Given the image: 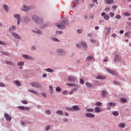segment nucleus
Listing matches in <instances>:
<instances>
[{
	"instance_id": "nucleus-45",
	"label": "nucleus",
	"mask_w": 131,
	"mask_h": 131,
	"mask_svg": "<svg viewBox=\"0 0 131 131\" xmlns=\"http://www.w3.org/2000/svg\"><path fill=\"white\" fill-rule=\"evenodd\" d=\"M45 113L47 115H50L51 114V111L50 110H47L45 111Z\"/></svg>"
},
{
	"instance_id": "nucleus-14",
	"label": "nucleus",
	"mask_w": 131,
	"mask_h": 131,
	"mask_svg": "<svg viewBox=\"0 0 131 131\" xmlns=\"http://www.w3.org/2000/svg\"><path fill=\"white\" fill-rule=\"evenodd\" d=\"M11 34H12V36H14V37H15V38H16V39H20V38H21V37H20V36H19V35H17V34L15 32H12L11 33Z\"/></svg>"
},
{
	"instance_id": "nucleus-26",
	"label": "nucleus",
	"mask_w": 131,
	"mask_h": 131,
	"mask_svg": "<svg viewBox=\"0 0 131 131\" xmlns=\"http://www.w3.org/2000/svg\"><path fill=\"white\" fill-rule=\"evenodd\" d=\"M24 64L25 62L23 61H21L17 63V66H24Z\"/></svg>"
},
{
	"instance_id": "nucleus-44",
	"label": "nucleus",
	"mask_w": 131,
	"mask_h": 131,
	"mask_svg": "<svg viewBox=\"0 0 131 131\" xmlns=\"http://www.w3.org/2000/svg\"><path fill=\"white\" fill-rule=\"evenodd\" d=\"M113 115H114L115 116H118V115H119V113H118V112L115 111L113 112Z\"/></svg>"
},
{
	"instance_id": "nucleus-7",
	"label": "nucleus",
	"mask_w": 131,
	"mask_h": 131,
	"mask_svg": "<svg viewBox=\"0 0 131 131\" xmlns=\"http://www.w3.org/2000/svg\"><path fill=\"white\" fill-rule=\"evenodd\" d=\"M23 58L25 59L26 60H29V61H31L33 60V57L27 55V54H23L22 55Z\"/></svg>"
},
{
	"instance_id": "nucleus-50",
	"label": "nucleus",
	"mask_w": 131,
	"mask_h": 131,
	"mask_svg": "<svg viewBox=\"0 0 131 131\" xmlns=\"http://www.w3.org/2000/svg\"><path fill=\"white\" fill-rule=\"evenodd\" d=\"M50 128H51V127L50 126V125H47L45 127L46 130H50Z\"/></svg>"
},
{
	"instance_id": "nucleus-2",
	"label": "nucleus",
	"mask_w": 131,
	"mask_h": 131,
	"mask_svg": "<svg viewBox=\"0 0 131 131\" xmlns=\"http://www.w3.org/2000/svg\"><path fill=\"white\" fill-rule=\"evenodd\" d=\"M32 19L36 24H38V25H41V24H43V20L42 19L39 18L37 15H34L32 16Z\"/></svg>"
},
{
	"instance_id": "nucleus-18",
	"label": "nucleus",
	"mask_w": 131,
	"mask_h": 131,
	"mask_svg": "<svg viewBox=\"0 0 131 131\" xmlns=\"http://www.w3.org/2000/svg\"><path fill=\"white\" fill-rule=\"evenodd\" d=\"M30 20V19L27 16H24L23 17V22H25V23H28V21Z\"/></svg>"
},
{
	"instance_id": "nucleus-63",
	"label": "nucleus",
	"mask_w": 131,
	"mask_h": 131,
	"mask_svg": "<svg viewBox=\"0 0 131 131\" xmlns=\"http://www.w3.org/2000/svg\"><path fill=\"white\" fill-rule=\"evenodd\" d=\"M36 48H35V46H33L31 48V51H35Z\"/></svg>"
},
{
	"instance_id": "nucleus-5",
	"label": "nucleus",
	"mask_w": 131,
	"mask_h": 131,
	"mask_svg": "<svg viewBox=\"0 0 131 131\" xmlns=\"http://www.w3.org/2000/svg\"><path fill=\"white\" fill-rule=\"evenodd\" d=\"M32 86L34 88H41V84L37 82H33L31 83Z\"/></svg>"
},
{
	"instance_id": "nucleus-49",
	"label": "nucleus",
	"mask_w": 131,
	"mask_h": 131,
	"mask_svg": "<svg viewBox=\"0 0 131 131\" xmlns=\"http://www.w3.org/2000/svg\"><path fill=\"white\" fill-rule=\"evenodd\" d=\"M80 83L81 84H84V80H83L82 78L80 79Z\"/></svg>"
},
{
	"instance_id": "nucleus-32",
	"label": "nucleus",
	"mask_w": 131,
	"mask_h": 131,
	"mask_svg": "<svg viewBox=\"0 0 131 131\" xmlns=\"http://www.w3.org/2000/svg\"><path fill=\"white\" fill-rule=\"evenodd\" d=\"M105 2L106 4H108V5H111V4H113V3H114L113 0H105Z\"/></svg>"
},
{
	"instance_id": "nucleus-29",
	"label": "nucleus",
	"mask_w": 131,
	"mask_h": 131,
	"mask_svg": "<svg viewBox=\"0 0 131 131\" xmlns=\"http://www.w3.org/2000/svg\"><path fill=\"white\" fill-rule=\"evenodd\" d=\"M106 77L99 75L96 77V79H105Z\"/></svg>"
},
{
	"instance_id": "nucleus-31",
	"label": "nucleus",
	"mask_w": 131,
	"mask_h": 131,
	"mask_svg": "<svg viewBox=\"0 0 131 131\" xmlns=\"http://www.w3.org/2000/svg\"><path fill=\"white\" fill-rule=\"evenodd\" d=\"M118 126L119 127L123 128L125 127V124L123 123H120V124H119Z\"/></svg>"
},
{
	"instance_id": "nucleus-33",
	"label": "nucleus",
	"mask_w": 131,
	"mask_h": 131,
	"mask_svg": "<svg viewBox=\"0 0 131 131\" xmlns=\"http://www.w3.org/2000/svg\"><path fill=\"white\" fill-rule=\"evenodd\" d=\"M14 83H15V84H16V85H17L18 86H20L21 85V82H20V81H18V80H15L14 81Z\"/></svg>"
},
{
	"instance_id": "nucleus-60",
	"label": "nucleus",
	"mask_w": 131,
	"mask_h": 131,
	"mask_svg": "<svg viewBox=\"0 0 131 131\" xmlns=\"http://www.w3.org/2000/svg\"><path fill=\"white\" fill-rule=\"evenodd\" d=\"M56 34H62V31H56Z\"/></svg>"
},
{
	"instance_id": "nucleus-23",
	"label": "nucleus",
	"mask_w": 131,
	"mask_h": 131,
	"mask_svg": "<svg viewBox=\"0 0 131 131\" xmlns=\"http://www.w3.org/2000/svg\"><path fill=\"white\" fill-rule=\"evenodd\" d=\"M51 39L52 40H53V41H56V42H60V40L56 37H52Z\"/></svg>"
},
{
	"instance_id": "nucleus-64",
	"label": "nucleus",
	"mask_w": 131,
	"mask_h": 131,
	"mask_svg": "<svg viewBox=\"0 0 131 131\" xmlns=\"http://www.w3.org/2000/svg\"><path fill=\"white\" fill-rule=\"evenodd\" d=\"M116 36H117V35L115 33H114V34H112V37L115 38V37H116Z\"/></svg>"
},
{
	"instance_id": "nucleus-51",
	"label": "nucleus",
	"mask_w": 131,
	"mask_h": 131,
	"mask_svg": "<svg viewBox=\"0 0 131 131\" xmlns=\"http://www.w3.org/2000/svg\"><path fill=\"white\" fill-rule=\"evenodd\" d=\"M77 33H78V34H81V33H82V30H77Z\"/></svg>"
},
{
	"instance_id": "nucleus-1",
	"label": "nucleus",
	"mask_w": 131,
	"mask_h": 131,
	"mask_svg": "<svg viewBox=\"0 0 131 131\" xmlns=\"http://www.w3.org/2000/svg\"><path fill=\"white\" fill-rule=\"evenodd\" d=\"M69 26V21L67 18H65L63 19H61L60 21V24H58L57 27L59 28V29H65V26Z\"/></svg>"
},
{
	"instance_id": "nucleus-46",
	"label": "nucleus",
	"mask_w": 131,
	"mask_h": 131,
	"mask_svg": "<svg viewBox=\"0 0 131 131\" xmlns=\"http://www.w3.org/2000/svg\"><path fill=\"white\" fill-rule=\"evenodd\" d=\"M21 103L23 104H24V105H27V104H28V102L26 100H23L21 101Z\"/></svg>"
},
{
	"instance_id": "nucleus-10",
	"label": "nucleus",
	"mask_w": 131,
	"mask_h": 131,
	"mask_svg": "<svg viewBox=\"0 0 131 131\" xmlns=\"http://www.w3.org/2000/svg\"><path fill=\"white\" fill-rule=\"evenodd\" d=\"M4 117L7 121H11L12 120V117L9 116L8 114L5 113L4 114Z\"/></svg>"
},
{
	"instance_id": "nucleus-41",
	"label": "nucleus",
	"mask_w": 131,
	"mask_h": 131,
	"mask_svg": "<svg viewBox=\"0 0 131 131\" xmlns=\"http://www.w3.org/2000/svg\"><path fill=\"white\" fill-rule=\"evenodd\" d=\"M67 85L68 86H73V85L74 86H77V84H72V83H67Z\"/></svg>"
},
{
	"instance_id": "nucleus-42",
	"label": "nucleus",
	"mask_w": 131,
	"mask_h": 131,
	"mask_svg": "<svg viewBox=\"0 0 131 131\" xmlns=\"http://www.w3.org/2000/svg\"><path fill=\"white\" fill-rule=\"evenodd\" d=\"M0 54H1V55H2V56H4V55H5V56H9L8 52H0Z\"/></svg>"
},
{
	"instance_id": "nucleus-54",
	"label": "nucleus",
	"mask_w": 131,
	"mask_h": 131,
	"mask_svg": "<svg viewBox=\"0 0 131 131\" xmlns=\"http://www.w3.org/2000/svg\"><path fill=\"white\" fill-rule=\"evenodd\" d=\"M0 45H2V46H6L7 43L4 41H2L0 40Z\"/></svg>"
},
{
	"instance_id": "nucleus-4",
	"label": "nucleus",
	"mask_w": 131,
	"mask_h": 131,
	"mask_svg": "<svg viewBox=\"0 0 131 131\" xmlns=\"http://www.w3.org/2000/svg\"><path fill=\"white\" fill-rule=\"evenodd\" d=\"M66 110L68 111L71 112H73V111H80V108L78 107L77 105H73L72 107H66Z\"/></svg>"
},
{
	"instance_id": "nucleus-30",
	"label": "nucleus",
	"mask_w": 131,
	"mask_h": 131,
	"mask_svg": "<svg viewBox=\"0 0 131 131\" xmlns=\"http://www.w3.org/2000/svg\"><path fill=\"white\" fill-rule=\"evenodd\" d=\"M28 92H29V93H31L32 94H34V95H37V91L32 90H29Z\"/></svg>"
},
{
	"instance_id": "nucleus-21",
	"label": "nucleus",
	"mask_w": 131,
	"mask_h": 131,
	"mask_svg": "<svg viewBox=\"0 0 131 131\" xmlns=\"http://www.w3.org/2000/svg\"><path fill=\"white\" fill-rule=\"evenodd\" d=\"M94 59V56L93 55H89L86 58V61H91Z\"/></svg>"
},
{
	"instance_id": "nucleus-47",
	"label": "nucleus",
	"mask_w": 131,
	"mask_h": 131,
	"mask_svg": "<svg viewBox=\"0 0 131 131\" xmlns=\"http://www.w3.org/2000/svg\"><path fill=\"white\" fill-rule=\"evenodd\" d=\"M61 91H62L61 88L58 86L56 88V92H61Z\"/></svg>"
},
{
	"instance_id": "nucleus-9",
	"label": "nucleus",
	"mask_w": 131,
	"mask_h": 131,
	"mask_svg": "<svg viewBox=\"0 0 131 131\" xmlns=\"http://www.w3.org/2000/svg\"><path fill=\"white\" fill-rule=\"evenodd\" d=\"M85 116L87 118H94L95 117V114L91 113H86L85 114Z\"/></svg>"
},
{
	"instance_id": "nucleus-62",
	"label": "nucleus",
	"mask_w": 131,
	"mask_h": 131,
	"mask_svg": "<svg viewBox=\"0 0 131 131\" xmlns=\"http://www.w3.org/2000/svg\"><path fill=\"white\" fill-rule=\"evenodd\" d=\"M76 47H78V49L81 48V46L80 45H79V43H77L76 45Z\"/></svg>"
},
{
	"instance_id": "nucleus-22",
	"label": "nucleus",
	"mask_w": 131,
	"mask_h": 131,
	"mask_svg": "<svg viewBox=\"0 0 131 131\" xmlns=\"http://www.w3.org/2000/svg\"><path fill=\"white\" fill-rule=\"evenodd\" d=\"M56 114H57L58 115H60V116H63V111L62 110L56 111Z\"/></svg>"
},
{
	"instance_id": "nucleus-61",
	"label": "nucleus",
	"mask_w": 131,
	"mask_h": 131,
	"mask_svg": "<svg viewBox=\"0 0 131 131\" xmlns=\"http://www.w3.org/2000/svg\"><path fill=\"white\" fill-rule=\"evenodd\" d=\"M62 121H64V122H67V121H68V119L64 118L62 119Z\"/></svg>"
},
{
	"instance_id": "nucleus-3",
	"label": "nucleus",
	"mask_w": 131,
	"mask_h": 131,
	"mask_svg": "<svg viewBox=\"0 0 131 131\" xmlns=\"http://www.w3.org/2000/svg\"><path fill=\"white\" fill-rule=\"evenodd\" d=\"M56 55L60 57H64L66 55V51L61 48H58L56 50Z\"/></svg>"
},
{
	"instance_id": "nucleus-15",
	"label": "nucleus",
	"mask_w": 131,
	"mask_h": 131,
	"mask_svg": "<svg viewBox=\"0 0 131 131\" xmlns=\"http://www.w3.org/2000/svg\"><path fill=\"white\" fill-rule=\"evenodd\" d=\"M29 10V7H28V6L27 5H24L21 8V11H23V12H28Z\"/></svg>"
},
{
	"instance_id": "nucleus-12",
	"label": "nucleus",
	"mask_w": 131,
	"mask_h": 131,
	"mask_svg": "<svg viewBox=\"0 0 131 131\" xmlns=\"http://www.w3.org/2000/svg\"><path fill=\"white\" fill-rule=\"evenodd\" d=\"M85 85H86V86L89 88L94 89L95 88V86H94V85L89 82H86L85 83Z\"/></svg>"
},
{
	"instance_id": "nucleus-13",
	"label": "nucleus",
	"mask_w": 131,
	"mask_h": 131,
	"mask_svg": "<svg viewBox=\"0 0 131 131\" xmlns=\"http://www.w3.org/2000/svg\"><path fill=\"white\" fill-rule=\"evenodd\" d=\"M120 60V57H119V55L118 54L115 55V58L113 59V61L114 62H119Z\"/></svg>"
},
{
	"instance_id": "nucleus-27",
	"label": "nucleus",
	"mask_w": 131,
	"mask_h": 131,
	"mask_svg": "<svg viewBox=\"0 0 131 131\" xmlns=\"http://www.w3.org/2000/svg\"><path fill=\"white\" fill-rule=\"evenodd\" d=\"M95 111L96 113H100V112H101V110L100 109V107L96 106L95 107Z\"/></svg>"
},
{
	"instance_id": "nucleus-20",
	"label": "nucleus",
	"mask_w": 131,
	"mask_h": 131,
	"mask_svg": "<svg viewBox=\"0 0 131 131\" xmlns=\"http://www.w3.org/2000/svg\"><path fill=\"white\" fill-rule=\"evenodd\" d=\"M79 4V0H74L73 5H74V8H75V6H78V4Z\"/></svg>"
},
{
	"instance_id": "nucleus-56",
	"label": "nucleus",
	"mask_w": 131,
	"mask_h": 131,
	"mask_svg": "<svg viewBox=\"0 0 131 131\" xmlns=\"http://www.w3.org/2000/svg\"><path fill=\"white\" fill-rule=\"evenodd\" d=\"M121 15H117L116 16V19H121Z\"/></svg>"
},
{
	"instance_id": "nucleus-57",
	"label": "nucleus",
	"mask_w": 131,
	"mask_h": 131,
	"mask_svg": "<svg viewBox=\"0 0 131 131\" xmlns=\"http://www.w3.org/2000/svg\"><path fill=\"white\" fill-rule=\"evenodd\" d=\"M68 93V91H63L62 92V95H66Z\"/></svg>"
},
{
	"instance_id": "nucleus-58",
	"label": "nucleus",
	"mask_w": 131,
	"mask_h": 131,
	"mask_svg": "<svg viewBox=\"0 0 131 131\" xmlns=\"http://www.w3.org/2000/svg\"><path fill=\"white\" fill-rule=\"evenodd\" d=\"M91 42H94V43H96L97 42V40L94 39H91Z\"/></svg>"
},
{
	"instance_id": "nucleus-34",
	"label": "nucleus",
	"mask_w": 131,
	"mask_h": 131,
	"mask_svg": "<svg viewBox=\"0 0 131 131\" xmlns=\"http://www.w3.org/2000/svg\"><path fill=\"white\" fill-rule=\"evenodd\" d=\"M33 32H34V33H37V34H42V32L40 30L38 31H32Z\"/></svg>"
},
{
	"instance_id": "nucleus-59",
	"label": "nucleus",
	"mask_w": 131,
	"mask_h": 131,
	"mask_svg": "<svg viewBox=\"0 0 131 131\" xmlns=\"http://www.w3.org/2000/svg\"><path fill=\"white\" fill-rule=\"evenodd\" d=\"M110 15L111 18H113V17H114V13H113V12H110Z\"/></svg>"
},
{
	"instance_id": "nucleus-28",
	"label": "nucleus",
	"mask_w": 131,
	"mask_h": 131,
	"mask_svg": "<svg viewBox=\"0 0 131 131\" xmlns=\"http://www.w3.org/2000/svg\"><path fill=\"white\" fill-rule=\"evenodd\" d=\"M14 18H16L17 20H21V16H20L19 14H15L14 15Z\"/></svg>"
},
{
	"instance_id": "nucleus-48",
	"label": "nucleus",
	"mask_w": 131,
	"mask_h": 131,
	"mask_svg": "<svg viewBox=\"0 0 131 131\" xmlns=\"http://www.w3.org/2000/svg\"><path fill=\"white\" fill-rule=\"evenodd\" d=\"M86 112H93L94 111V109L93 108H88L86 110Z\"/></svg>"
},
{
	"instance_id": "nucleus-17",
	"label": "nucleus",
	"mask_w": 131,
	"mask_h": 131,
	"mask_svg": "<svg viewBox=\"0 0 131 131\" xmlns=\"http://www.w3.org/2000/svg\"><path fill=\"white\" fill-rule=\"evenodd\" d=\"M106 70L108 73H110L112 75H116V72H115V71L110 70V69H106Z\"/></svg>"
},
{
	"instance_id": "nucleus-25",
	"label": "nucleus",
	"mask_w": 131,
	"mask_h": 131,
	"mask_svg": "<svg viewBox=\"0 0 131 131\" xmlns=\"http://www.w3.org/2000/svg\"><path fill=\"white\" fill-rule=\"evenodd\" d=\"M6 63L7 65H10V66H14V63L10 60H7L6 61Z\"/></svg>"
},
{
	"instance_id": "nucleus-53",
	"label": "nucleus",
	"mask_w": 131,
	"mask_h": 131,
	"mask_svg": "<svg viewBox=\"0 0 131 131\" xmlns=\"http://www.w3.org/2000/svg\"><path fill=\"white\" fill-rule=\"evenodd\" d=\"M103 19H104V20H109V16L105 15L103 17Z\"/></svg>"
},
{
	"instance_id": "nucleus-16",
	"label": "nucleus",
	"mask_w": 131,
	"mask_h": 131,
	"mask_svg": "<svg viewBox=\"0 0 131 131\" xmlns=\"http://www.w3.org/2000/svg\"><path fill=\"white\" fill-rule=\"evenodd\" d=\"M108 95V92L106 90H102L101 92V97L105 98Z\"/></svg>"
},
{
	"instance_id": "nucleus-38",
	"label": "nucleus",
	"mask_w": 131,
	"mask_h": 131,
	"mask_svg": "<svg viewBox=\"0 0 131 131\" xmlns=\"http://www.w3.org/2000/svg\"><path fill=\"white\" fill-rule=\"evenodd\" d=\"M95 106H97V107H100V106H102V102L100 101H98L95 103Z\"/></svg>"
},
{
	"instance_id": "nucleus-52",
	"label": "nucleus",
	"mask_w": 131,
	"mask_h": 131,
	"mask_svg": "<svg viewBox=\"0 0 131 131\" xmlns=\"http://www.w3.org/2000/svg\"><path fill=\"white\" fill-rule=\"evenodd\" d=\"M1 88H6V85L4 83H0Z\"/></svg>"
},
{
	"instance_id": "nucleus-43",
	"label": "nucleus",
	"mask_w": 131,
	"mask_h": 131,
	"mask_svg": "<svg viewBox=\"0 0 131 131\" xmlns=\"http://www.w3.org/2000/svg\"><path fill=\"white\" fill-rule=\"evenodd\" d=\"M114 84H115L116 85H119L120 84V82L118 81L114 80L113 81Z\"/></svg>"
},
{
	"instance_id": "nucleus-35",
	"label": "nucleus",
	"mask_w": 131,
	"mask_h": 131,
	"mask_svg": "<svg viewBox=\"0 0 131 131\" xmlns=\"http://www.w3.org/2000/svg\"><path fill=\"white\" fill-rule=\"evenodd\" d=\"M49 90L51 95L53 94V92H54V88L53 86H49Z\"/></svg>"
},
{
	"instance_id": "nucleus-6",
	"label": "nucleus",
	"mask_w": 131,
	"mask_h": 131,
	"mask_svg": "<svg viewBox=\"0 0 131 131\" xmlns=\"http://www.w3.org/2000/svg\"><path fill=\"white\" fill-rule=\"evenodd\" d=\"M107 110H111V107H115V106H116V104L114 102H107Z\"/></svg>"
},
{
	"instance_id": "nucleus-55",
	"label": "nucleus",
	"mask_w": 131,
	"mask_h": 131,
	"mask_svg": "<svg viewBox=\"0 0 131 131\" xmlns=\"http://www.w3.org/2000/svg\"><path fill=\"white\" fill-rule=\"evenodd\" d=\"M124 16H126L127 17H129L130 16V14L128 12H126L124 13Z\"/></svg>"
},
{
	"instance_id": "nucleus-37",
	"label": "nucleus",
	"mask_w": 131,
	"mask_h": 131,
	"mask_svg": "<svg viewBox=\"0 0 131 131\" xmlns=\"http://www.w3.org/2000/svg\"><path fill=\"white\" fill-rule=\"evenodd\" d=\"M120 101L121 103H126L127 102V100L125 98H122L120 99Z\"/></svg>"
},
{
	"instance_id": "nucleus-39",
	"label": "nucleus",
	"mask_w": 131,
	"mask_h": 131,
	"mask_svg": "<svg viewBox=\"0 0 131 131\" xmlns=\"http://www.w3.org/2000/svg\"><path fill=\"white\" fill-rule=\"evenodd\" d=\"M47 72H51V73H53L54 72V70L51 69V68H47L46 69Z\"/></svg>"
},
{
	"instance_id": "nucleus-36",
	"label": "nucleus",
	"mask_w": 131,
	"mask_h": 131,
	"mask_svg": "<svg viewBox=\"0 0 131 131\" xmlns=\"http://www.w3.org/2000/svg\"><path fill=\"white\" fill-rule=\"evenodd\" d=\"M4 9L6 12H9V7L7 5H4Z\"/></svg>"
},
{
	"instance_id": "nucleus-8",
	"label": "nucleus",
	"mask_w": 131,
	"mask_h": 131,
	"mask_svg": "<svg viewBox=\"0 0 131 131\" xmlns=\"http://www.w3.org/2000/svg\"><path fill=\"white\" fill-rule=\"evenodd\" d=\"M68 80L69 81L75 82L77 80V79L76 78V77L75 76H71L68 77Z\"/></svg>"
},
{
	"instance_id": "nucleus-11",
	"label": "nucleus",
	"mask_w": 131,
	"mask_h": 131,
	"mask_svg": "<svg viewBox=\"0 0 131 131\" xmlns=\"http://www.w3.org/2000/svg\"><path fill=\"white\" fill-rule=\"evenodd\" d=\"M111 31V28H107V27H105L104 31L105 35H109Z\"/></svg>"
},
{
	"instance_id": "nucleus-40",
	"label": "nucleus",
	"mask_w": 131,
	"mask_h": 131,
	"mask_svg": "<svg viewBox=\"0 0 131 131\" xmlns=\"http://www.w3.org/2000/svg\"><path fill=\"white\" fill-rule=\"evenodd\" d=\"M17 108V109H19V110H25V107L24 106H18Z\"/></svg>"
},
{
	"instance_id": "nucleus-19",
	"label": "nucleus",
	"mask_w": 131,
	"mask_h": 131,
	"mask_svg": "<svg viewBox=\"0 0 131 131\" xmlns=\"http://www.w3.org/2000/svg\"><path fill=\"white\" fill-rule=\"evenodd\" d=\"M81 45L82 48H83V49H86V48H88V45H86V42H85V41H81Z\"/></svg>"
},
{
	"instance_id": "nucleus-24",
	"label": "nucleus",
	"mask_w": 131,
	"mask_h": 131,
	"mask_svg": "<svg viewBox=\"0 0 131 131\" xmlns=\"http://www.w3.org/2000/svg\"><path fill=\"white\" fill-rule=\"evenodd\" d=\"M14 30H16V26H13L11 28H10L9 29L10 32H13V31H14Z\"/></svg>"
}]
</instances>
